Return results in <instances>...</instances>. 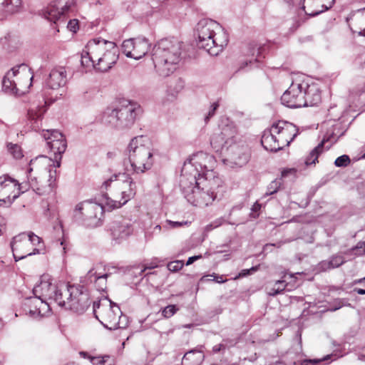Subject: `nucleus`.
Wrapping results in <instances>:
<instances>
[{"instance_id":"nucleus-1","label":"nucleus","mask_w":365,"mask_h":365,"mask_svg":"<svg viewBox=\"0 0 365 365\" xmlns=\"http://www.w3.org/2000/svg\"><path fill=\"white\" fill-rule=\"evenodd\" d=\"M46 112L44 105H32L28 110V118L35 131L41 130V120ZM42 137L54 158L41 155L30 161L29 179L34 191L42 195L52 191L56 178V168L61 166L62 155L66 150L65 136L57 130L42 129Z\"/></svg>"},{"instance_id":"nucleus-2","label":"nucleus","mask_w":365,"mask_h":365,"mask_svg":"<svg viewBox=\"0 0 365 365\" xmlns=\"http://www.w3.org/2000/svg\"><path fill=\"white\" fill-rule=\"evenodd\" d=\"M118 59V49L115 43L100 38L90 40L83 51L81 63L90 64L98 72L108 71Z\"/></svg>"},{"instance_id":"nucleus-3","label":"nucleus","mask_w":365,"mask_h":365,"mask_svg":"<svg viewBox=\"0 0 365 365\" xmlns=\"http://www.w3.org/2000/svg\"><path fill=\"white\" fill-rule=\"evenodd\" d=\"M62 283L53 284L48 275L41 277L40 283L33 289L34 297L26 299L25 303L31 317L36 318L48 314L51 312L48 301L57 304H64L61 296Z\"/></svg>"},{"instance_id":"nucleus-4","label":"nucleus","mask_w":365,"mask_h":365,"mask_svg":"<svg viewBox=\"0 0 365 365\" xmlns=\"http://www.w3.org/2000/svg\"><path fill=\"white\" fill-rule=\"evenodd\" d=\"M182 42L175 38H165L154 46L152 60L156 72L167 77L178 68L181 60Z\"/></svg>"},{"instance_id":"nucleus-5","label":"nucleus","mask_w":365,"mask_h":365,"mask_svg":"<svg viewBox=\"0 0 365 365\" xmlns=\"http://www.w3.org/2000/svg\"><path fill=\"white\" fill-rule=\"evenodd\" d=\"M195 35L199 48L213 56L220 53L229 41L224 29L217 21L209 19H201L197 23Z\"/></svg>"},{"instance_id":"nucleus-6","label":"nucleus","mask_w":365,"mask_h":365,"mask_svg":"<svg viewBox=\"0 0 365 365\" xmlns=\"http://www.w3.org/2000/svg\"><path fill=\"white\" fill-rule=\"evenodd\" d=\"M216 164L213 155L202 151L193 154L185 162L181 171L180 180V187L187 188V181L190 184H201L202 179L208 177V179L217 178L213 172Z\"/></svg>"},{"instance_id":"nucleus-7","label":"nucleus","mask_w":365,"mask_h":365,"mask_svg":"<svg viewBox=\"0 0 365 365\" xmlns=\"http://www.w3.org/2000/svg\"><path fill=\"white\" fill-rule=\"evenodd\" d=\"M127 153L135 173H144L153 167L155 150L147 138L139 135L132 138L127 147Z\"/></svg>"},{"instance_id":"nucleus-8","label":"nucleus","mask_w":365,"mask_h":365,"mask_svg":"<svg viewBox=\"0 0 365 365\" xmlns=\"http://www.w3.org/2000/svg\"><path fill=\"white\" fill-rule=\"evenodd\" d=\"M201 184L187 181V188L181 187L187 200L195 206H207L217 197L218 190L222 188V181L220 178L202 179Z\"/></svg>"},{"instance_id":"nucleus-9","label":"nucleus","mask_w":365,"mask_h":365,"mask_svg":"<svg viewBox=\"0 0 365 365\" xmlns=\"http://www.w3.org/2000/svg\"><path fill=\"white\" fill-rule=\"evenodd\" d=\"M140 111L139 105L125 101L117 108H107L103 113L102 122L118 130L128 129L134 124Z\"/></svg>"},{"instance_id":"nucleus-10","label":"nucleus","mask_w":365,"mask_h":365,"mask_svg":"<svg viewBox=\"0 0 365 365\" xmlns=\"http://www.w3.org/2000/svg\"><path fill=\"white\" fill-rule=\"evenodd\" d=\"M93 313L104 327L110 330L125 329L128 324V318L120 307L108 298L93 303Z\"/></svg>"},{"instance_id":"nucleus-11","label":"nucleus","mask_w":365,"mask_h":365,"mask_svg":"<svg viewBox=\"0 0 365 365\" xmlns=\"http://www.w3.org/2000/svg\"><path fill=\"white\" fill-rule=\"evenodd\" d=\"M10 245L16 262L29 256L45 253V245L42 239L32 232L16 235Z\"/></svg>"},{"instance_id":"nucleus-12","label":"nucleus","mask_w":365,"mask_h":365,"mask_svg":"<svg viewBox=\"0 0 365 365\" xmlns=\"http://www.w3.org/2000/svg\"><path fill=\"white\" fill-rule=\"evenodd\" d=\"M34 76L31 69L25 63L13 67L2 80L3 91L11 95L24 93L31 86Z\"/></svg>"},{"instance_id":"nucleus-13","label":"nucleus","mask_w":365,"mask_h":365,"mask_svg":"<svg viewBox=\"0 0 365 365\" xmlns=\"http://www.w3.org/2000/svg\"><path fill=\"white\" fill-rule=\"evenodd\" d=\"M61 289L62 300L64 304H58V306L79 314L83 313L89 307L88 294L81 287L62 283Z\"/></svg>"},{"instance_id":"nucleus-14","label":"nucleus","mask_w":365,"mask_h":365,"mask_svg":"<svg viewBox=\"0 0 365 365\" xmlns=\"http://www.w3.org/2000/svg\"><path fill=\"white\" fill-rule=\"evenodd\" d=\"M237 140V130L232 123L222 124L219 130L214 133L210 138V145L217 153H225L232 148Z\"/></svg>"},{"instance_id":"nucleus-15","label":"nucleus","mask_w":365,"mask_h":365,"mask_svg":"<svg viewBox=\"0 0 365 365\" xmlns=\"http://www.w3.org/2000/svg\"><path fill=\"white\" fill-rule=\"evenodd\" d=\"M27 173L26 182L19 183L17 180L8 175L0 177V202L5 205H11L21 192H24L29 187L34 190L29 182V170Z\"/></svg>"},{"instance_id":"nucleus-16","label":"nucleus","mask_w":365,"mask_h":365,"mask_svg":"<svg viewBox=\"0 0 365 365\" xmlns=\"http://www.w3.org/2000/svg\"><path fill=\"white\" fill-rule=\"evenodd\" d=\"M103 214V207L93 201H84L78 204L75 209V217L82 220L83 223L91 227L101 225Z\"/></svg>"},{"instance_id":"nucleus-17","label":"nucleus","mask_w":365,"mask_h":365,"mask_svg":"<svg viewBox=\"0 0 365 365\" xmlns=\"http://www.w3.org/2000/svg\"><path fill=\"white\" fill-rule=\"evenodd\" d=\"M114 186L118 190L113 197L106 198V205L111 210L121 207L136 193V183L130 177L123 181L117 180Z\"/></svg>"},{"instance_id":"nucleus-18","label":"nucleus","mask_w":365,"mask_h":365,"mask_svg":"<svg viewBox=\"0 0 365 365\" xmlns=\"http://www.w3.org/2000/svg\"><path fill=\"white\" fill-rule=\"evenodd\" d=\"M307 87V82L296 80L292 83L289 88L283 93L281 97L282 103L289 108H302L306 103L304 99V89Z\"/></svg>"},{"instance_id":"nucleus-19","label":"nucleus","mask_w":365,"mask_h":365,"mask_svg":"<svg viewBox=\"0 0 365 365\" xmlns=\"http://www.w3.org/2000/svg\"><path fill=\"white\" fill-rule=\"evenodd\" d=\"M274 133L277 136V141L282 150L288 146L297 135L294 125L287 121L279 120L272 124Z\"/></svg>"},{"instance_id":"nucleus-20","label":"nucleus","mask_w":365,"mask_h":365,"mask_svg":"<svg viewBox=\"0 0 365 365\" xmlns=\"http://www.w3.org/2000/svg\"><path fill=\"white\" fill-rule=\"evenodd\" d=\"M69 6L63 4L61 1L51 2L43 11L42 15L47 20L56 24H65L66 14Z\"/></svg>"},{"instance_id":"nucleus-21","label":"nucleus","mask_w":365,"mask_h":365,"mask_svg":"<svg viewBox=\"0 0 365 365\" xmlns=\"http://www.w3.org/2000/svg\"><path fill=\"white\" fill-rule=\"evenodd\" d=\"M67 83V72L63 66H56L53 68L47 78L46 85L51 89H58L63 87Z\"/></svg>"},{"instance_id":"nucleus-22","label":"nucleus","mask_w":365,"mask_h":365,"mask_svg":"<svg viewBox=\"0 0 365 365\" xmlns=\"http://www.w3.org/2000/svg\"><path fill=\"white\" fill-rule=\"evenodd\" d=\"M110 230L113 240H123L130 236L133 231V226L130 221L127 220L113 221Z\"/></svg>"},{"instance_id":"nucleus-23","label":"nucleus","mask_w":365,"mask_h":365,"mask_svg":"<svg viewBox=\"0 0 365 365\" xmlns=\"http://www.w3.org/2000/svg\"><path fill=\"white\" fill-rule=\"evenodd\" d=\"M272 125L263 132L261 143L263 148L271 152H277L281 150V147L277 141V136L274 134Z\"/></svg>"},{"instance_id":"nucleus-24","label":"nucleus","mask_w":365,"mask_h":365,"mask_svg":"<svg viewBox=\"0 0 365 365\" xmlns=\"http://www.w3.org/2000/svg\"><path fill=\"white\" fill-rule=\"evenodd\" d=\"M304 99L306 103L303 107L314 106L321 102V93L319 88L315 85H309L307 83L306 89H304Z\"/></svg>"},{"instance_id":"nucleus-25","label":"nucleus","mask_w":365,"mask_h":365,"mask_svg":"<svg viewBox=\"0 0 365 365\" xmlns=\"http://www.w3.org/2000/svg\"><path fill=\"white\" fill-rule=\"evenodd\" d=\"M108 277V274L98 272L95 268L90 269L86 274L87 280L94 283L96 288L100 292L106 289Z\"/></svg>"},{"instance_id":"nucleus-26","label":"nucleus","mask_w":365,"mask_h":365,"mask_svg":"<svg viewBox=\"0 0 365 365\" xmlns=\"http://www.w3.org/2000/svg\"><path fill=\"white\" fill-rule=\"evenodd\" d=\"M202 346L191 349L186 352L182 357V365H199L205 359V356L202 354L201 349Z\"/></svg>"},{"instance_id":"nucleus-27","label":"nucleus","mask_w":365,"mask_h":365,"mask_svg":"<svg viewBox=\"0 0 365 365\" xmlns=\"http://www.w3.org/2000/svg\"><path fill=\"white\" fill-rule=\"evenodd\" d=\"M231 149L233 150L232 160L236 165L242 166L249 161L250 153L247 147L240 148L235 144Z\"/></svg>"},{"instance_id":"nucleus-28","label":"nucleus","mask_w":365,"mask_h":365,"mask_svg":"<svg viewBox=\"0 0 365 365\" xmlns=\"http://www.w3.org/2000/svg\"><path fill=\"white\" fill-rule=\"evenodd\" d=\"M21 4V0H0V19L17 12Z\"/></svg>"},{"instance_id":"nucleus-29","label":"nucleus","mask_w":365,"mask_h":365,"mask_svg":"<svg viewBox=\"0 0 365 365\" xmlns=\"http://www.w3.org/2000/svg\"><path fill=\"white\" fill-rule=\"evenodd\" d=\"M135 47L133 54V58L140 59L143 57L149 51L150 43L148 40L144 37L135 38Z\"/></svg>"},{"instance_id":"nucleus-30","label":"nucleus","mask_w":365,"mask_h":365,"mask_svg":"<svg viewBox=\"0 0 365 365\" xmlns=\"http://www.w3.org/2000/svg\"><path fill=\"white\" fill-rule=\"evenodd\" d=\"M345 262V259L341 255H333L329 259L321 262L318 268L321 271H327L337 268Z\"/></svg>"},{"instance_id":"nucleus-31","label":"nucleus","mask_w":365,"mask_h":365,"mask_svg":"<svg viewBox=\"0 0 365 365\" xmlns=\"http://www.w3.org/2000/svg\"><path fill=\"white\" fill-rule=\"evenodd\" d=\"M261 48L259 47L256 43H250L247 47L246 54L251 58L245 62L241 68L252 64L253 62L260 61Z\"/></svg>"},{"instance_id":"nucleus-32","label":"nucleus","mask_w":365,"mask_h":365,"mask_svg":"<svg viewBox=\"0 0 365 365\" xmlns=\"http://www.w3.org/2000/svg\"><path fill=\"white\" fill-rule=\"evenodd\" d=\"M0 43L3 48L7 52H12L19 48L20 43L17 37L7 34L1 38Z\"/></svg>"},{"instance_id":"nucleus-33","label":"nucleus","mask_w":365,"mask_h":365,"mask_svg":"<svg viewBox=\"0 0 365 365\" xmlns=\"http://www.w3.org/2000/svg\"><path fill=\"white\" fill-rule=\"evenodd\" d=\"M324 140L316 146L306 157L304 163L307 166L315 165L317 162L319 155L323 152Z\"/></svg>"},{"instance_id":"nucleus-34","label":"nucleus","mask_w":365,"mask_h":365,"mask_svg":"<svg viewBox=\"0 0 365 365\" xmlns=\"http://www.w3.org/2000/svg\"><path fill=\"white\" fill-rule=\"evenodd\" d=\"M287 285V284L284 280H277L272 287H267V293L269 296H275L282 292L286 289Z\"/></svg>"},{"instance_id":"nucleus-35","label":"nucleus","mask_w":365,"mask_h":365,"mask_svg":"<svg viewBox=\"0 0 365 365\" xmlns=\"http://www.w3.org/2000/svg\"><path fill=\"white\" fill-rule=\"evenodd\" d=\"M135 38L125 40L122 43V51L128 58H133L135 47Z\"/></svg>"},{"instance_id":"nucleus-36","label":"nucleus","mask_w":365,"mask_h":365,"mask_svg":"<svg viewBox=\"0 0 365 365\" xmlns=\"http://www.w3.org/2000/svg\"><path fill=\"white\" fill-rule=\"evenodd\" d=\"M282 185V179H275L272 181L267 187L266 195H271L276 193Z\"/></svg>"},{"instance_id":"nucleus-37","label":"nucleus","mask_w":365,"mask_h":365,"mask_svg":"<svg viewBox=\"0 0 365 365\" xmlns=\"http://www.w3.org/2000/svg\"><path fill=\"white\" fill-rule=\"evenodd\" d=\"M8 150L14 158L19 159L23 156L21 148L16 144L9 143L8 145Z\"/></svg>"},{"instance_id":"nucleus-38","label":"nucleus","mask_w":365,"mask_h":365,"mask_svg":"<svg viewBox=\"0 0 365 365\" xmlns=\"http://www.w3.org/2000/svg\"><path fill=\"white\" fill-rule=\"evenodd\" d=\"M178 309H179L176 307V305H168L162 309V315L165 318H170L173 317L178 311Z\"/></svg>"},{"instance_id":"nucleus-39","label":"nucleus","mask_w":365,"mask_h":365,"mask_svg":"<svg viewBox=\"0 0 365 365\" xmlns=\"http://www.w3.org/2000/svg\"><path fill=\"white\" fill-rule=\"evenodd\" d=\"M183 266L184 262L182 260H175L168 263L167 268L170 272H176L180 271L183 267Z\"/></svg>"},{"instance_id":"nucleus-40","label":"nucleus","mask_w":365,"mask_h":365,"mask_svg":"<svg viewBox=\"0 0 365 365\" xmlns=\"http://www.w3.org/2000/svg\"><path fill=\"white\" fill-rule=\"evenodd\" d=\"M350 158L346 155H343L338 157L335 161L334 165L336 167H346L350 163Z\"/></svg>"},{"instance_id":"nucleus-41","label":"nucleus","mask_w":365,"mask_h":365,"mask_svg":"<svg viewBox=\"0 0 365 365\" xmlns=\"http://www.w3.org/2000/svg\"><path fill=\"white\" fill-rule=\"evenodd\" d=\"M218 107L219 103L217 102H215L210 106V110L205 117V123H207L210 120V119L215 114V111L218 108Z\"/></svg>"},{"instance_id":"nucleus-42","label":"nucleus","mask_w":365,"mask_h":365,"mask_svg":"<svg viewBox=\"0 0 365 365\" xmlns=\"http://www.w3.org/2000/svg\"><path fill=\"white\" fill-rule=\"evenodd\" d=\"M224 220L218 218L205 227V231L210 232L222 225Z\"/></svg>"},{"instance_id":"nucleus-43","label":"nucleus","mask_w":365,"mask_h":365,"mask_svg":"<svg viewBox=\"0 0 365 365\" xmlns=\"http://www.w3.org/2000/svg\"><path fill=\"white\" fill-rule=\"evenodd\" d=\"M353 252L357 255L365 254V241L358 242L356 247L353 248Z\"/></svg>"},{"instance_id":"nucleus-44","label":"nucleus","mask_w":365,"mask_h":365,"mask_svg":"<svg viewBox=\"0 0 365 365\" xmlns=\"http://www.w3.org/2000/svg\"><path fill=\"white\" fill-rule=\"evenodd\" d=\"M318 4H319V2H318ZM301 4H302L301 8L303 11H304L305 13H306V11L309 12L308 4L312 5L313 6V8H316V6H317V3L315 2L314 0H309L307 1H304V0H302V3H301ZM320 4H321V3H319V5H320ZM319 6V9H321V6Z\"/></svg>"},{"instance_id":"nucleus-45","label":"nucleus","mask_w":365,"mask_h":365,"mask_svg":"<svg viewBox=\"0 0 365 365\" xmlns=\"http://www.w3.org/2000/svg\"><path fill=\"white\" fill-rule=\"evenodd\" d=\"M108 356H93L91 357V361L96 365H105V363L106 362L107 359H108Z\"/></svg>"},{"instance_id":"nucleus-46","label":"nucleus","mask_w":365,"mask_h":365,"mask_svg":"<svg viewBox=\"0 0 365 365\" xmlns=\"http://www.w3.org/2000/svg\"><path fill=\"white\" fill-rule=\"evenodd\" d=\"M69 31L76 33L78 29V21L77 19L70 20L67 24Z\"/></svg>"},{"instance_id":"nucleus-47","label":"nucleus","mask_w":365,"mask_h":365,"mask_svg":"<svg viewBox=\"0 0 365 365\" xmlns=\"http://www.w3.org/2000/svg\"><path fill=\"white\" fill-rule=\"evenodd\" d=\"M257 267H251L250 269H242L240 273H239V275H238V277H246L252 273H253L254 272L257 271Z\"/></svg>"},{"instance_id":"nucleus-48","label":"nucleus","mask_w":365,"mask_h":365,"mask_svg":"<svg viewBox=\"0 0 365 365\" xmlns=\"http://www.w3.org/2000/svg\"><path fill=\"white\" fill-rule=\"evenodd\" d=\"M207 277H213V279L212 280L215 281V282H216L217 283H223V282H225L227 281L226 279H224V277L222 275H218V274H216L215 273H213L211 275H208Z\"/></svg>"},{"instance_id":"nucleus-49","label":"nucleus","mask_w":365,"mask_h":365,"mask_svg":"<svg viewBox=\"0 0 365 365\" xmlns=\"http://www.w3.org/2000/svg\"><path fill=\"white\" fill-rule=\"evenodd\" d=\"M331 357V355H327L324 358H323L322 359H319V360H310V359L309 360H304V361H303L302 364V365H307L309 363L317 364V363H319V362L322 361H326L328 359H330Z\"/></svg>"},{"instance_id":"nucleus-50","label":"nucleus","mask_w":365,"mask_h":365,"mask_svg":"<svg viewBox=\"0 0 365 365\" xmlns=\"http://www.w3.org/2000/svg\"><path fill=\"white\" fill-rule=\"evenodd\" d=\"M282 242H278V243H277V244H266V245L264 246V247H263V251H264V252L269 251V250H270V248H271L272 247H275V246H276V247H281V245H282Z\"/></svg>"},{"instance_id":"nucleus-51","label":"nucleus","mask_w":365,"mask_h":365,"mask_svg":"<svg viewBox=\"0 0 365 365\" xmlns=\"http://www.w3.org/2000/svg\"><path fill=\"white\" fill-rule=\"evenodd\" d=\"M201 257H202L201 255H195V256L189 257L188 259L187 260L186 265L188 266V265L192 264L195 261L200 259Z\"/></svg>"},{"instance_id":"nucleus-52","label":"nucleus","mask_w":365,"mask_h":365,"mask_svg":"<svg viewBox=\"0 0 365 365\" xmlns=\"http://www.w3.org/2000/svg\"><path fill=\"white\" fill-rule=\"evenodd\" d=\"M166 223L170 226V227L175 228L178 227L182 225V222H174L171 220H167Z\"/></svg>"},{"instance_id":"nucleus-53","label":"nucleus","mask_w":365,"mask_h":365,"mask_svg":"<svg viewBox=\"0 0 365 365\" xmlns=\"http://www.w3.org/2000/svg\"><path fill=\"white\" fill-rule=\"evenodd\" d=\"M6 221L5 219L0 216V235L2 234L3 231L5 230Z\"/></svg>"},{"instance_id":"nucleus-54","label":"nucleus","mask_w":365,"mask_h":365,"mask_svg":"<svg viewBox=\"0 0 365 365\" xmlns=\"http://www.w3.org/2000/svg\"><path fill=\"white\" fill-rule=\"evenodd\" d=\"M341 307H342L341 302H338L337 304L335 307H330V308H329L328 310H329L331 312H335V311L338 310L339 309H340Z\"/></svg>"},{"instance_id":"nucleus-55","label":"nucleus","mask_w":365,"mask_h":365,"mask_svg":"<svg viewBox=\"0 0 365 365\" xmlns=\"http://www.w3.org/2000/svg\"><path fill=\"white\" fill-rule=\"evenodd\" d=\"M222 347H224V346L222 344H217L213 346L212 351L215 353L219 352L222 349Z\"/></svg>"},{"instance_id":"nucleus-56","label":"nucleus","mask_w":365,"mask_h":365,"mask_svg":"<svg viewBox=\"0 0 365 365\" xmlns=\"http://www.w3.org/2000/svg\"><path fill=\"white\" fill-rule=\"evenodd\" d=\"M353 292L359 294H365V289H361V288H354L353 289Z\"/></svg>"},{"instance_id":"nucleus-57","label":"nucleus","mask_w":365,"mask_h":365,"mask_svg":"<svg viewBox=\"0 0 365 365\" xmlns=\"http://www.w3.org/2000/svg\"><path fill=\"white\" fill-rule=\"evenodd\" d=\"M365 280V278H361V279H355L352 284H362L364 286V281Z\"/></svg>"},{"instance_id":"nucleus-58","label":"nucleus","mask_w":365,"mask_h":365,"mask_svg":"<svg viewBox=\"0 0 365 365\" xmlns=\"http://www.w3.org/2000/svg\"><path fill=\"white\" fill-rule=\"evenodd\" d=\"M161 229L162 228L160 225H156L155 227H154L153 232L155 234H158L160 232Z\"/></svg>"},{"instance_id":"nucleus-59","label":"nucleus","mask_w":365,"mask_h":365,"mask_svg":"<svg viewBox=\"0 0 365 365\" xmlns=\"http://www.w3.org/2000/svg\"><path fill=\"white\" fill-rule=\"evenodd\" d=\"M292 172H294V170H293V169L284 170H283V171L282 172V178H284V177H286V176L287 175V174H288L289 173H292Z\"/></svg>"},{"instance_id":"nucleus-60","label":"nucleus","mask_w":365,"mask_h":365,"mask_svg":"<svg viewBox=\"0 0 365 365\" xmlns=\"http://www.w3.org/2000/svg\"><path fill=\"white\" fill-rule=\"evenodd\" d=\"M158 265L156 264H153V263H151L150 265L149 266H146L144 269L142 270V272H143L145 269H153L155 267H156Z\"/></svg>"},{"instance_id":"nucleus-61","label":"nucleus","mask_w":365,"mask_h":365,"mask_svg":"<svg viewBox=\"0 0 365 365\" xmlns=\"http://www.w3.org/2000/svg\"><path fill=\"white\" fill-rule=\"evenodd\" d=\"M112 182H113V180H112L111 179H109V180H106V181H105V182H103V186H105V187H106V188H107V187L108 186V185H109L110 183H111Z\"/></svg>"},{"instance_id":"nucleus-62","label":"nucleus","mask_w":365,"mask_h":365,"mask_svg":"<svg viewBox=\"0 0 365 365\" xmlns=\"http://www.w3.org/2000/svg\"><path fill=\"white\" fill-rule=\"evenodd\" d=\"M60 245L62 246L63 252L66 253V247L64 241H61Z\"/></svg>"},{"instance_id":"nucleus-63","label":"nucleus","mask_w":365,"mask_h":365,"mask_svg":"<svg viewBox=\"0 0 365 365\" xmlns=\"http://www.w3.org/2000/svg\"><path fill=\"white\" fill-rule=\"evenodd\" d=\"M269 365H285V364L282 361H277L274 364H269Z\"/></svg>"},{"instance_id":"nucleus-64","label":"nucleus","mask_w":365,"mask_h":365,"mask_svg":"<svg viewBox=\"0 0 365 365\" xmlns=\"http://www.w3.org/2000/svg\"><path fill=\"white\" fill-rule=\"evenodd\" d=\"M359 36H365V29H363L361 31H359Z\"/></svg>"}]
</instances>
